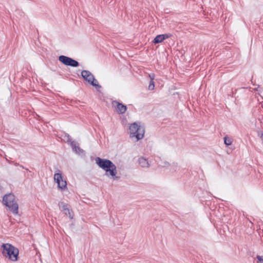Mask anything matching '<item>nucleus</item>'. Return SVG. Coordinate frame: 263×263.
Masks as SVG:
<instances>
[{"label":"nucleus","mask_w":263,"mask_h":263,"mask_svg":"<svg viewBox=\"0 0 263 263\" xmlns=\"http://www.w3.org/2000/svg\"><path fill=\"white\" fill-rule=\"evenodd\" d=\"M96 163L101 168L105 171V175L107 176H111L114 180H118L119 177L116 176V166L109 160L101 159L97 157L95 159Z\"/></svg>","instance_id":"nucleus-1"},{"label":"nucleus","mask_w":263,"mask_h":263,"mask_svg":"<svg viewBox=\"0 0 263 263\" xmlns=\"http://www.w3.org/2000/svg\"><path fill=\"white\" fill-rule=\"evenodd\" d=\"M2 247L3 248L2 254L5 257L12 261L17 260L18 250L17 248L9 243L3 244Z\"/></svg>","instance_id":"nucleus-2"},{"label":"nucleus","mask_w":263,"mask_h":263,"mask_svg":"<svg viewBox=\"0 0 263 263\" xmlns=\"http://www.w3.org/2000/svg\"><path fill=\"white\" fill-rule=\"evenodd\" d=\"M4 204L9 208V210L14 214L18 213V206L13 194L5 195L3 199Z\"/></svg>","instance_id":"nucleus-3"},{"label":"nucleus","mask_w":263,"mask_h":263,"mask_svg":"<svg viewBox=\"0 0 263 263\" xmlns=\"http://www.w3.org/2000/svg\"><path fill=\"white\" fill-rule=\"evenodd\" d=\"M129 130L130 137H135L137 141L143 138L145 130L143 126L134 123L129 126Z\"/></svg>","instance_id":"nucleus-4"},{"label":"nucleus","mask_w":263,"mask_h":263,"mask_svg":"<svg viewBox=\"0 0 263 263\" xmlns=\"http://www.w3.org/2000/svg\"><path fill=\"white\" fill-rule=\"evenodd\" d=\"M59 173H55L54 175V180L58 184L59 189L63 191L67 188V182L66 180H64L62 174L59 171Z\"/></svg>","instance_id":"nucleus-5"},{"label":"nucleus","mask_w":263,"mask_h":263,"mask_svg":"<svg viewBox=\"0 0 263 263\" xmlns=\"http://www.w3.org/2000/svg\"><path fill=\"white\" fill-rule=\"evenodd\" d=\"M59 60L62 63L66 66L76 67H78L79 65V63L78 61L65 55L59 56Z\"/></svg>","instance_id":"nucleus-6"},{"label":"nucleus","mask_w":263,"mask_h":263,"mask_svg":"<svg viewBox=\"0 0 263 263\" xmlns=\"http://www.w3.org/2000/svg\"><path fill=\"white\" fill-rule=\"evenodd\" d=\"M81 75L85 81H87L91 85H94L93 80H95V77L89 71L83 70L81 72Z\"/></svg>","instance_id":"nucleus-7"},{"label":"nucleus","mask_w":263,"mask_h":263,"mask_svg":"<svg viewBox=\"0 0 263 263\" xmlns=\"http://www.w3.org/2000/svg\"><path fill=\"white\" fill-rule=\"evenodd\" d=\"M114 105H116V109L117 112L119 114H124L126 110H127V107L126 106L123 105L122 103H120L118 102L117 101H115L113 102Z\"/></svg>","instance_id":"nucleus-8"},{"label":"nucleus","mask_w":263,"mask_h":263,"mask_svg":"<svg viewBox=\"0 0 263 263\" xmlns=\"http://www.w3.org/2000/svg\"><path fill=\"white\" fill-rule=\"evenodd\" d=\"M171 36L170 34H159L157 35L153 40V43L158 44L162 42L164 40L168 39Z\"/></svg>","instance_id":"nucleus-9"},{"label":"nucleus","mask_w":263,"mask_h":263,"mask_svg":"<svg viewBox=\"0 0 263 263\" xmlns=\"http://www.w3.org/2000/svg\"><path fill=\"white\" fill-rule=\"evenodd\" d=\"M70 145L72 147L73 151L76 152L77 153L81 154L83 153V150L77 145V143L75 141H71Z\"/></svg>","instance_id":"nucleus-10"},{"label":"nucleus","mask_w":263,"mask_h":263,"mask_svg":"<svg viewBox=\"0 0 263 263\" xmlns=\"http://www.w3.org/2000/svg\"><path fill=\"white\" fill-rule=\"evenodd\" d=\"M139 163L140 165L142 167H148L149 166V163L147 160L143 157H140L139 159Z\"/></svg>","instance_id":"nucleus-11"},{"label":"nucleus","mask_w":263,"mask_h":263,"mask_svg":"<svg viewBox=\"0 0 263 263\" xmlns=\"http://www.w3.org/2000/svg\"><path fill=\"white\" fill-rule=\"evenodd\" d=\"M59 206L60 209H61L63 211H64L65 210H67V208L69 207V205L64 202H60L59 203Z\"/></svg>","instance_id":"nucleus-12"},{"label":"nucleus","mask_w":263,"mask_h":263,"mask_svg":"<svg viewBox=\"0 0 263 263\" xmlns=\"http://www.w3.org/2000/svg\"><path fill=\"white\" fill-rule=\"evenodd\" d=\"M64 212L65 214V215H68L70 219L73 218V214L70 211L69 207L67 208V210H65L64 211Z\"/></svg>","instance_id":"nucleus-13"},{"label":"nucleus","mask_w":263,"mask_h":263,"mask_svg":"<svg viewBox=\"0 0 263 263\" xmlns=\"http://www.w3.org/2000/svg\"><path fill=\"white\" fill-rule=\"evenodd\" d=\"M224 142L226 145L228 146L231 145L232 141L230 138L225 137L224 138Z\"/></svg>","instance_id":"nucleus-14"},{"label":"nucleus","mask_w":263,"mask_h":263,"mask_svg":"<svg viewBox=\"0 0 263 263\" xmlns=\"http://www.w3.org/2000/svg\"><path fill=\"white\" fill-rule=\"evenodd\" d=\"M93 83L94 85H92V86H95L98 88H101V86L98 84V82L96 79H95V80H93Z\"/></svg>","instance_id":"nucleus-15"},{"label":"nucleus","mask_w":263,"mask_h":263,"mask_svg":"<svg viewBox=\"0 0 263 263\" xmlns=\"http://www.w3.org/2000/svg\"><path fill=\"white\" fill-rule=\"evenodd\" d=\"M154 87H155V84H154V81H151L150 83H149V86H148V89L149 90H153L154 89Z\"/></svg>","instance_id":"nucleus-16"},{"label":"nucleus","mask_w":263,"mask_h":263,"mask_svg":"<svg viewBox=\"0 0 263 263\" xmlns=\"http://www.w3.org/2000/svg\"><path fill=\"white\" fill-rule=\"evenodd\" d=\"M256 258L258 259V263H263V258L262 256L257 255Z\"/></svg>","instance_id":"nucleus-17"},{"label":"nucleus","mask_w":263,"mask_h":263,"mask_svg":"<svg viewBox=\"0 0 263 263\" xmlns=\"http://www.w3.org/2000/svg\"><path fill=\"white\" fill-rule=\"evenodd\" d=\"M65 137L66 138L67 142H69L71 141V139L70 138V137L69 135H65Z\"/></svg>","instance_id":"nucleus-18"},{"label":"nucleus","mask_w":263,"mask_h":263,"mask_svg":"<svg viewBox=\"0 0 263 263\" xmlns=\"http://www.w3.org/2000/svg\"><path fill=\"white\" fill-rule=\"evenodd\" d=\"M149 77L151 79V81H153V80L155 79V75L154 73H150L149 74Z\"/></svg>","instance_id":"nucleus-19"},{"label":"nucleus","mask_w":263,"mask_h":263,"mask_svg":"<svg viewBox=\"0 0 263 263\" xmlns=\"http://www.w3.org/2000/svg\"><path fill=\"white\" fill-rule=\"evenodd\" d=\"M14 165H16V166H17V165H19L20 166V164L18 163H15Z\"/></svg>","instance_id":"nucleus-20"},{"label":"nucleus","mask_w":263,"mask_h":263,"mask_svg":"<svg viewBox=\"0 0 263 263\" xmlns=\"http://www.w3.org/2000/svg\"><path fill=\"white\" fill-rule=\"evenodd\" d=\"M20 166L21 167H22L23 168H25V167H24L23 165H20Z\"/></svg>","instance_id":"nucleus-21"}]
</instances>
